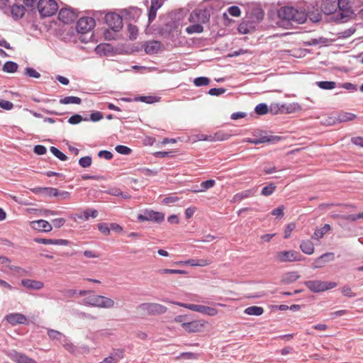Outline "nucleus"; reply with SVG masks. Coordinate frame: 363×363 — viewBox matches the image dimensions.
I'll use <instances>...</instances> for the list:
<instances>
[{
    "mask_svg": "<svg viewBox=\"0 0 363 363\" xmlns=\"http://www.w3.org/2000/svg\"><path fill=\"white\" fill-rule=\"evenodd\" d=\"M337 7L340 9V11H342L340 13L341 18L348 16L351 11L350 6L347 0H338V2H337Z\"/></svg>",
    "mask_w": 363,
    "mask_h": 363,
    "instance_id": "obj_27",
    "label": "nucleus"
},
{
    "mask_svg": "<svg viewBox=\"0 0 363 363\" xmlns=\"http://www.w3.org/2000/svg\"><path fill=\"white\" fill-rule=\"evenodd\" d=\"M21 284L28 289L33 290H40L44 287L43 281L29 279H22Z\"/></svg>",
    "mask_w": 363,
    "mask_h": 363,
    "instance_id": "obj_19",
    "label": "nucleus"
},
{
    "mask_svg": "<svg viewBox=\"0 0 363 363\" xmlns=\"http://www.w3.org/2000/svg\"><path fill=\"white\" fill-rule=\"evenodd\" d=\"M199 313L211 316H214L218 313V311L215 308L201 305Z\"/></svg>",
    "mask_w": 363,
    "mask_h": 363,
    "instance_id": "obj_41",
    "label": "nucleus"
},
{
    "mask_svg": "<svg viewBox=\"0 0 363 363\" xmlns=\"http://www.w3.org/2000/svg\"><path fill=\"white\" fill-rule=\"evenodd\" d=\"M4 319L12 325L28 323L26 316L19 313H9L5 316Z\"/></svg>",
    "mask_w": 363,
    "mask_h": 363,
    "instance_id": "obj_11",
    "label": "nucleus"
},
{
    "mask_svg": "<svg viewBox=\"0 0 363 363\" xmlns=\"http://www.w3.org/2000/svg\"><path fill=\"white\" fill-rule=\"evenodd\" d=\"M115 150H116L117 152L124 155H129L131 152L130 148L122 145H117Z\"/></svg>",
    "mask_w": 363,
    "mask_h": 363,
    "instance_id": "obj_60",
    "label": "nucleus"
},
{
    "mask_svg": "<svg viewBox=\"0 0 363 363\" xmlns=\"http://www.w3.org/2000/svg\"><path fill=\"white\" fill-rule=\"evenodd\" d=\"M244 313L249 315L259 316L263 314L264 308L260 306H252L245 309Z\"/></svg>",
    "mask_w": 363,
    "mask_h": 363,
    "instance_id": "obj_32",
    "label": "nucleus"
},
{
    "mask_svg": "<svg viewBox=\"0 0 363 363\" xmlns=\"http://www.w3.org/2000/svg\"><path fill=\"white\" fill-rule=\"evenodd\" d=\"M210 83V79L206 77H199L194 79V84L196 86H206Z\"/></svg>",
    "mask_w": 363,
    "mask_h": 363,
    "instance_id": "obj_49",
    "label": "nucleus"
},
{
    "mask_svg": "<svg viewBox=\"0 0 363 363\" xmlns=\"http://www.w3.org/2000/svg\"><path fill=\"white\" fill-rule=\"evenodd\" d=\"M210 138H204V140H211V141H213V140H218V141H222V140H228L229 138H230V135L229 134H227V133H216L213 137L212 136H209Z\"/></svg>",
    "mask_w": 363,
    "mask_h": 363,
    "instance_id": "obj_43",
    "label": "nucleus"
},
{
    "mask_svg": "<svg viewBox=\"0 0 363 363\" xmlns=\"http://www.w3.org/2000/svg\"><path fill=\"white\" fill-rule=\"evenodd\" d=\"M306 286L313 293H320L337 286L336 282L320 280H310L304 282Z\"/></svg>",
    "mask_w": 363,
    "mask_h": 363,
    "instance_id": "obj_1",
    "label": "nucleus"
},
{
    "mask_svg": "<svg viewBox=\"0 0 363 363\" xmlns=\"http://www.w3.org/2000/svg\"><path fill=\"white\" fill-rule=\"evenodd\" d=\"M307 18H308L312 22L317 23L319 22L321 20L322 14L320 12L317 11H308L306 13Z\"/></svg>",
    "mask_w": 363,
    "mask_h": 363,
    "instance_id": "obj_45",
    "label": "nucleus"
},
{
    "mask_svg": "<svg viewBox=\"0 0 363 363\" xmlns=\"http://www.w3.org/2000/svg\"><path fill=\"white\" fill-rule=\"evenodd\" d=\"M122 13L125 18L130 21H135L140 16L142 11L138 7H130L124 9Z\"/></svg>",
    "mask_w": 363,
    "mask_h": 363,
    "instance_id": "obj_20",
    "label": "nucleus"
},
{
    "mask_svg": "<svg viewBox=\"0 0 363 363\" xmlns=\"http://www.w3.org/2000/svg\"><path fill=\"white\" fill-rule=\"evenodd\" d=\"M101 295H93L88 296L82 300L84 305L96 307V303Z\"/></svg>",
    "mask_w": 363,
    "mask_h": 363,
    "instance_id": "obj_42",
    "label": "nucleus"
},
{
    "mask_svg": "<svg viewBox=\"0 0 363 363\" xmlns=\"http://www.w3.org/2000/svg\"><path fill=\"white\" fill-rule=\"evenodd\" d=\"M357 116L352 113L342 112L338 114L337 121L340 123L347 122L354 120Z\"/></svg>",
    "mask_w": 363,
    "mask_h": 363,
    "instance_id": "obj_36",
    "label": "nucleus"
},
{
    "mask_svg": "<svg viewBox=\"0 0 363 363\" xmlns=\"http://www.w3.org/2000/svg\"><path fill=\"white\" fill-rule=\"evenodd\" d=\"M210 18L209 12L206 9L194 10L189 16L191 22H199L205 23L208 21Z\"/></svg>",
    "mask_w": 363,
    "mask_h": 363,
    "instance_id": "obj_9",
    "label": "nucleus"
},
{
    "mask_svg": "<svg viewBox=\"0 0 363 363\" xmlns=\"http://www.w3.org/2000/svg\"><path fill=\"white\" fill-rule=\"evenodd\" d=\"M306 19L307 15L305 11L295 9L291 25H293V23H303L306 22Z\"/></svg>",
    "mask_w": 363,
    "mask_h": 363,
    "instance_id": "obj_25",
    "label": "nucleus"
},
{
    "mask_svg": "<svg viewBox=\"0 0 363 363\" xmlns=\"http://www.w3.org/2000/svg\"><path fill=\"white\" fill-rule=\"evenodd\" d=\"M281 138L276 135H261L258 138H248L246 141L254 145L261 143H275L280 140Z\"/></svg>",
    "mask_w": 363,
    "mask_h": 363,
    "instance_id": "obj_10",
    "label": "nucleus"
},
{
    "mask_svg": "<svg viewBox=\"0 0 363 363\" xmlns=\"http://www.w3.org/2000/svg\"><path fill=\"white\" fill-rule=\"evenodd\" d=\"M203 28L199 23L193 24L186 28V31L189 33H201L203 32Z\"/></svg>",
    "mask_w": 363,
    "mask_h": 363,
    "instance_id": "obj_46",
    "label": "nucleus"
},
{
    "mask_svg": "<svg viewBox=\"0 0 363 363\" xmlns=\"http://www.w3.org/2000/svg\"><path fill=\"white\" fill-rule=\"evenodd\" d=\"M300 278L297 272H290L284 274L281 278V282L284 284H289L296 281Z\"/></svg>",
    "mask_w": 363,
    "mask_h": 363,
    "instance_id": "obj_29",
    "label": "nucleus"
},
{
    "mask_svg": "<svg viewBox=\"0 0 363 363\" xmlns=\"http://www.w3.org/2000/svg\"><path fill=\"white\" fill-rule=\"evenodd\" d=\"M124 357V350L116 349L112 351L110 355L106 357L102 363H118Z\"/></svg>",
    "mask_w": 363,
    "mask_h": 363,
    "instance_id": "obj_15",
    "label": "nucleus"
},
{
    "mask_svg": "<svg viewBox=\"0 0 363 363\" xmlns=\"http://www.w3.org/2000/svg\"><path fill=\"white\" fill-rule=\"evenodd\" d=\"M277 186L274 183H270L267 186H264L262 189V195L269 196L272 195L275 191Z\"/></svg>",
    "mask_w": 363,
    "mask_h": 363,
    "instance_id": "obj_47",
    "label": "nucleus"
},
{
    "mask_svg": "<svg viewBox=\"0 0 363 363\" xmlns=\"http://www.w3.org/2000/svg\"><path fill=\"white\" fill-rule=\"evenodd\" d=\"M341 292L345 296L349 298L356 296V294L352 291L351 287L348 285H345L344 286H342L341 289Z\"/></svg>",
    "mask_w": 363,
    "mask_h": 363,
    "instance_id": "obj_57",
    "label": "nucleus"
},
{
    "mask_svg": "<svg viewBox=\"0 0 363 363\" xmlns=\"http://www.w3.org/2000/svg\"><path fill=\"white\" fill-rule=\"evenodd\" d=\"M295 9L289 6H284L278 11L279 18L288 21L290 24L292 21Z\"/></svg>",
    "mask_w": 363,
    "mask_h": 363,
    "instance_id": "obj_17",
    "label": "nucleus"
},
{
    "mask_svg": "<svg viewBox=\"0 0 363 363\" xmlns=\"http://www.w3.org/2000/svg\"><path fill=\"white\" fill-rule=\"evenodd\" d=\"M18 65L13 61H7L3 65L2 69L6 73H15L17 72Z\"/></svg>",
    "mask_w": 363,
    "mask_h": 363,
    "instance_id": "obj_35",
    "label": "nucleus"
},
{
    "mask_svg": "<svg viewBox=\"0 0 363 363\" xmlns=\"http://www.w3.org/2000/svg\"><path fill=\"white\" fill-rule=\"evenodd\" d=\"M10 0H0V9L5 14H9L11 9Z\"/></svg>",
    "mask_w": 363,
    "mask_h": 363,
    "instance_id": "obj_53",
    "label": "nucleus"
},
{
    "mask_svg": "<svg viewBox=\"0 0 363 363\" xmlns=\"http://www.w3.org/2000/svg\"><path fill=\"white\" fill-rule=\"evenodd\" d=\"M334 259L335 255L333 252H326L325 254H323L315 259V264L313 266V268H320L323 266V264L333 261Z\"/></svg>",
    "mask_w": 363,
    "mask_h": 363,
    "instance_id": "obj_22",
    "label": "nucleus"
},
{
    "mask_svg": "<svg viewBox=\"0 0 363 363\" xmlns=\"http://www.w3.org/2000/svg\"><path fill=\"white\" fill-rule=\"evenodd\" d=\"M25 75L29 77L38 79L40 77V74L32 67H26L25 69Z\"/></svg>",
    "mask_w": 363,
    "mask_h": 363,
    "instance_id": "obj_52",
    "label": "nucleus"
},
{
    "mask_svg": "<svg viewBox=\"0 0 363 363\" xmlns=\"http://www.w3.org/2000/svg\"><path fill=\"white\" fill-rule=\"evenodd\" d=\"M138 309L146 315H156L167 312V307L157 303H143L138 306Z\"/></svg>",
    "mask_w": 363,
    "mask_h": 363,
    "instance_id": "obj_3",
    "label": "nucleus"
},
{
    "mask_svg": "<svg viewBox=\"0 0 363 363\" xmlns=\"http://www.w3.org/2000/svg\"><path fill=\"white\" fill-rule=\"evenodd\" d=\"M164 219V213L153 210H145L143 213L138 216V220L139 221H153L157 223H160Z\"/></svg>",
    "mask_w": 363,
    "mask_h": 363,
    "instance_id": "obj_5",
    "label": "nucleus"
},
{
    "mask_svg": "<svg viewBox=\"0 0 363 363\" xmlns=\"http://www.w3.org/2000/svg\"><path fill=\"white\" fill-rule=\"evenodd\" d=\"M115 302L113 299L101 295L96 303V307L101 308H113Z\"/></svg>",
    "mask_w": 363,
    "mask_h": 363,
    "instance_id": "obj_26",
    "label": "nucleus"
},
{
    "mask_svg": "<svg viewBox=\"0 0 363 363\" xmlns=\"http://www.w3.org/2000/svg\"><path fill=\"white\" fill-rule=\"evenodd\" d=\"M238 31L242 34H247L250 32V25L248 22L243 21L238 26Z\"/></svg>",
    "mask_w": 363,
    "mask_h": 363,
    "instance_id": "obj_55",
    "label": "nucleus"
},
{
    "mask_svg": "<svg viewBox=\"0 0 363 363\" xmlns=\"http://www.w3.org/2000/svg\"><path fill=\"white\" fill-rule=\"evenodd\" d=\"M285 108L284 104H280L278 103L271 104L269 106V113L272 115H277L279 113H284V108Z\"/></svg>",
    "mask_w": 363,
    "mask_h": 363,
    "instance_id": "obj_34",
    "label": "nucleus"
},
{
    "mask_svg": "<svg viewBox=\"0 0 363 363\" xmlns=\"http://www.w3.org/2000/svg\"><path fill=\"white\" fill-rule=\"evenodd\" d=\"M257 188L254 187L238 192L233 196V202H239L245 199L253 196L257 193Z\"/></svg>",
    "mask_w": 363,
    "mask_h": 363,
    "instance_id": "obj_18",
    "label": "nucleus"
},
{
    "mask_svg": "<svg viewBox=\"0 0 363 363\" xmlns=\"http://www.w3.org/2000/svg\"><path fill=\"white\" fill-rule=\"evenodd\" d=\"M112 51V47L110 44L104 43L96 46V52L98 54L107 55Z\"/></svg>",
    "mask_w": 363,
    "mask_h": 363,
    "instance_id": "obj_37",
    "label": "nucleus"
},
{
    "mask_svg": "<svg viewBox=\"0 0 363 363\" xmlns=\"http://www.w3.org/2000/svg\"><path fill=\"white\" fill-rule=\"evenodd\" d=\"M94 18L91 17H82L77 23L76 29L79 33L84 34L95 27Z\"/></svg>",
    "mask_w": 363,
    "mask_h": 363,
    "instance_id": "obj_7",
    "label": "nucleus"
},
{
    "mask_svg": "<svg viewBox=\"0 0 363 363\" xmlns=\"http://www.w3.org/2000/svg\"><path fill=\"white\" fill-rule=\"evenodd\" d=\"M158 273L160 274H185L186 272L182 269H159Z\"/></svg>",
    "mask_w": 363,
    "mask_h": 363,
    "instance_id": "obj_56",
    "label": "nucleus"
},
{
    "mask_svg": "<svg viewBox=\"0 0 363 363\" xmlns=\"http://www.w3.org/2000/svg\"><path fill=\"white\" fill-rule=\"evenodd\" d=\"M0 107L4 110H11L13 107V103L9 101L4 100L0 99Z\"/></svg>",
    "mask_w": 363,
    "mask_h": 363,
    "instance_id": "obj_63",
    "label": "nucleus"
},
{
    "mask_svg": "<svg viewBox=\"0 0 363 363\" xmlns=\"http://www.w3.org/2000/svg\"><path fill=\"white\" fill-rule=\"evenodd\" d=\"M162 44L158 40L147 41L144 45L145 52L147 55L157 54L162 50Z\"/></svg>",
    "mask_w": 363,
    "mask_h": 363,
    "instance_id": "obj_12",
    "label": "nucleus"
},
{
    "mask_svg": "<svg viewBox=\"0 0 363 363\" xmlns=\"http://www.w3.org/2000/svg\"><path fill=\"white\" fill-rule=\"evenodd\" d=\"M296 224L294 223H289L284 230V238L285 239L289 238L291 236V232L295 229Z\"/></svg>",
    "mask_w": 363,
    "mask_h": 363,
    "instance_id": "obj_61",
    "label": "nucleus"
},
{
    "mask_svg": "<svg viewBox=\"0 0 363 363\" xmlns=\"http://www.w3.org/2000/svg\"><path fill=\"white\" fill-rule=\"evenodd\" d=\"M331 230V227L329 224H325L323 227L320 228H318L315 230L313 235L311 236V238L313 240H320L322 238L324 235Z\"/></svg>",
    "mask_w": 363,
    "mask_h": 363,
    "instance_id": "obj_30",
    "label": "nucleus"
},
{
    "mask_svg": "<svg viewBox=\"0 0 363 363\" xmlns=\"http://www.w3.org/2000/svg\"><path fill=\"white\" fill-rule=\"evenodd\" d=\"M9 356L13 362L17 363H36L33 359L16 351H11Z\"/></svg>",
    "mask_w": 363,
    "mask_h": 363,
    "instance_id": "obj_13",
    "label": "nucleus"
},
{
    "mask_svg": "<svg viewBox=\"0 0 363 363\" xmlns=\"http://www.w3.org/2000/svg\"><path fill=\"white\" fill-rule=\"evenodd\" d=\"M83 121V118L81 115L79 114H74L73 116H72L69 119H68V122L70 123V124H73V125H76V124H78L80 122H82ZM84 121H87L86 118H84Z\"/></svg>",
    "mask_w": 363,
    "mask_h": 363,
    "instance_id": "obj_59",
    "label": "nucleus"
},
{
    "mask_svg": "<svg viewBox=\"0 0 363 363\" xmlns=\"http://www.w3.org/2000/svg\"><path fill=\"white\" fill-rule=\"evenodd\" d=\"M182 327L189 333H198L203 328V324L199 320H193L187 323H183Z\"/></svg>",
    "mask_w": 363,
    "mask_h": 363,
    "instance_id": "obj_14",
    "label": "nucleus"
},
{
    "mask_svg": "<svg viewBox=\"0 0 363 363\" xmlns=\"http://www.w3.org/2000/svg\"><path fill=\"white\" fill-rule=\"evenodd\" d=\"M105 21L114 32H118L123 27L122 17L116 13H108L105 16Z\"/></svg>",
    "mask_w": 363,
    "mask_h": 363,
    "instance_id": "obj_6",
    "label": "nucleus"
},
{
    "mask_svg": "<svg viewBox=\"0 0 363 363\" xmlns=\"http://www.w3.org/2000/svg\"><path fill=\"white\" fill-rule=\"evenodd\" d=\"M228 11L231 16L235 17L240 16L241 13L240 8L237 6H230L228 9Z\"/></svg>",
    "mask_w": 363,
    "mask_h": 363,
    "instance_id": "obj_64",
    "label": "nucleus"
},
{
    "mask_svg": "<svg viewBox=\"0 0 363 363\" xmlns=\"http://www.w3.org/2000/svg\"><path fill=\"white\" fill-rule=\"evenodd\" d=\"M31 226L35 230L45 233L50 232L52 229L51 224L45 220H34L31 223Z\"/></svg>",
    "mask_w": 363,
    "mask_h": 363,
    "instance_id": "obj_21",
    "label": "nucleus"
},
{
    "mask_svg": "<svg viewBox=\"0 0 363 363\" xmlns=\"http://www.w3.org/2000/svg\"><path fill=\"white\" fill-rule=\"evenodd\" d=\"M301 251L306 255H312L314 252V245L311 240H303L300 245Z\"/></svg>",
    "mask_w": 363,
    "mask_h": 363,
    "instance_id": "obj_31",
    "label": "nucleus"
},
{
    "mask_svg": "<svg viewBox=\"0 0 363 363\" xmlns=\"http://www.w3.org/2000/svg\"><path fill=\"white\" fill-rule=\"evenodd\" d=\"M9 13L15 20L21 18L25 14V8L23 5L13 4L11 9Z\"/></svg>",
    "mask_w": 363,
    "mask_h": 363,
    "instance_id": "obj_24",
    "label": "nucleus"
},
{
    "mask_svg": "<svg viewBox=\"0 0 363 363\" xmlns=\"http://www.w3.org/2000/svg\"><path fill=\"white\" fill-rule=\"evenodd\" d=\"M98 216V211L95 209H87L83 212V214L78 216V218L84 220H88L90 217L96 218Z\"/></svg>",
    "mask_w": 363,
    "mask_h": 363,
    "instance_id": "obj_39",
    "label": "nucleus"
},
{
    "mask_svg": "<svg viewBox=\"0 0 363 363\" xmlns=\"http://www.w3.org/2000/svg\"><path fill=\"white\" fill-rule=\"evenodd\" d=\"M255 111L258 115H264L269 113V106L264 103H261L256 106Z\"/></svg>",
    "mask_w": 363,
    "mask_h": 363,
    "instance_id": "obj_48",
    "label": "nucleus"
},
{
    "mask_svg": "<svg viewBox=\"0 0 363 363\" xmlns=\"http://www.w3.org/2000/svg\"><path fill=\"white\" fill-rule=\"evenodd\" d=\"M128 32L130 33V39H135L138 31V28L135 26H133L130 23L128 26Z\"/></svg>",
    "mask_w": 363,
    "mask_h": 363,
    "instance_id": "obj_62",
    "label": "nucleus"
},
{
    "mask_svg": "<svg viewBox=\"0 0 363 363\" xmlns=\"http://www.w3.org/2000/svg\"><path fill=\"white\" fill-rule=\"evenodd\" d=\"M35 194H40L48 196H57V189L53 187H36L33 189Z\"/></svg>",
    "mask_w": 363,
    "mask_h": 363,
    "instance_id": "obj_23",
    "label": "nucleus"
},
{
    "mask_svg": "<svg viewBox=\"0 0 363 363\" xmlns=\"http://www.w3.org/2000/svg\"><path fill=\"white\" fill-rule=\"evenodd\" d=\"M91 157L90 156L82 157L79 160V164L84 168H86L91 164Z\"/></svg>",
    "mask_w": 363,
    "mask_h": 363,
    "instance_id": "obj_54",
    "label": "nucleus"
},
{
    "mask_svg": "<svg viewBox=\"0 0 363 363\" xmlns=\"http://www.w3.org/2000/svg\"><path fill=\"white\" fill-rule=\"evenodd\" d=\"M60 103L61 104H80L82 103V99L77 96H66L60 100Z\"/></svg>",
    "mask_w": 363,
    "mask_h": 363,
    "instance_id": "obj_38",
    "label": "nucleus"
},
{
    "mask_svg": "<svg viewBox=\"0 0 363 363\" xmlns=\"http://www.w3.org/2000/svg\"><path fill=\"white\" fill-rule=\"evenodd\" d=\"M285 108H284V113H291L301 108L298 104H291L289 105L284 104Z\"/></svg>",
    "mask_w": 363,
    "mask_h": 363,
    "instance_id": "obj_58",
    "label": "nucleus"
},
{
    "mask_svg": "<svg viewBox=\"0 0 363 363\" xmlns=\"http://www.w3.org/2000/svg\"><path fill=\"white\" fill-rule=\"evenodd\" d=\"M275 259L279 262H291L301 261L303 259L302 255L294 250L280 251L276 253Z\"/></svg>",
    "mask_w": 363,
    "mask_h": 363,
    "instance_id": "obj_4",
    "label": "nucleus"
},
{
    "mask_svg": "<svg viewBox=\"0 0 363 363\" xmlns=\"http://www.w3.org/2000/svg\"><path fill=\"white\" fill-rule=\"evenodd\" d=\"M48 335L50 340H58L60 343L67 340V337L64 334L53 329L48 330Z\"/></svg>",
    "mask_w": 363,
    "mask_h": 363,
    "instance_id": "obj_28",
    "label": "nucleus"
},
{
    "mask_svg": "<svg viewBox=\"0 0 363 363\" xmlns=\"http://www.w3.org/2000/svg\"><path fill=\"white\" fill-rule=\"evenodd\" d=\"M174 304L190 309L193 311L199 312L200 306L197 304H191V303H184L181 302H175Z\"/></svg>",
    "mask_w": 363,
    "mask_h": 363,
    "instance_id": "obj_51",
    "label": "nucleus"
},
{
    "mask_svg": "<svg viewBox=\"0 0 363 363\" xmlns=\"http://www.w3.org/2000/svg\"><path fill=\"white\" fill-rule=\"evenodd\" d=\"M78 13L76 9L71 8H62L60 10L58 18L65 23H70L77 18Z\"/></svg>",
    "mask_w": 363,
    "mask_h": 363,
    "instance_id": "obj_8",
    "label": "nucleus"
},
{
    "mask_svg": "<svg viewBox=\"0 0 363 363\" xmlns=\"http://www.w3.org/2000/svg\"><path fill=\"white\" fill-rule=\"evenodd\" d=\"M317 86L325 90L333 89L336 87V83L332 81H321L316 82Z\"/></svg>",
    "mask_w": 363,
    "mask_h": 363,
    "instance_id": "obj_40",
    "label": "nucleus"
},
{
    "mask_svg": "<svg viewBox=\"0 0 363 363\" xmlns=\"http://www.w3.org/2000/svg\"><path fill=\"white\" fill-rule=\"evenodd\" d=\"M321 11L329 15L337 10V1L335 0H323L320 4Z\"/></svg>",
    "mask_w": 363,
    "mask_h": 363,
    "instance_id": "obj_16",
    "label": "nucleus"
},
{
    "mask_svg": "<svg viewBox=\"0 0 363 363\" xmlns=\"http://www.w3.org/2000/svg\"><path fill=\"white\" fill-rule=\"evenodd\" d=\"M50 150L60 160L66 161L67 160L66 155L59 150L57 147L52 146Z\"/></svg>",
    "mask_w": 363,
    "mask_h": 363,
    "instance_id": "obj_50",
    "label": "nucleus"
},
{
    "mask_svg": "<svg viewBox=\"0 0 363 363\" xmlns=\"http://www.w3.org/2000/svg\"><path fill=\"white\" fill-rule=\"evenodd\" d=\"M37 7L42 17L51 16L58 10V5L54 0H39Z\"/></svg>",
    "mask_w": 363,
    "mask_h": 363,
    "instance_id": "obj_2",
    "label": "nucleus"
},
{
    "mask_svg": "<svg viewBox=\"0 0 363 363\" xmlns=\"http://www.w3.org/2000/svg\"><path fill=\"white\" fill-rule=\"evenodd\" d=\"M216 184L215 180L208 179L203 181L201 183V189H198L197 187H194L192 190L194 192H203L208 189L212 188Z\"/></svg>",
    "mask_w": 363,
    "mask_h": 363,
    "instance_id": "obj_33",
    "label": "nucleus"
},
{
    "mask_svg": "<svg viewBox=\"0 0 363 363\" xmlns=\"http://www.w3.org/2000/svg\"><path fill=\"white\" fill-rule=\"evenodd\" d=\"M137 101H141L146 104H152L158 101V99L157 96H140L135 97V99Z\"/></svg>",
    "mask_w": 363,
    "mask_h": 363,
    "instance_id": "obj_44",
    "label": "nucleus"
}]
</instances>
